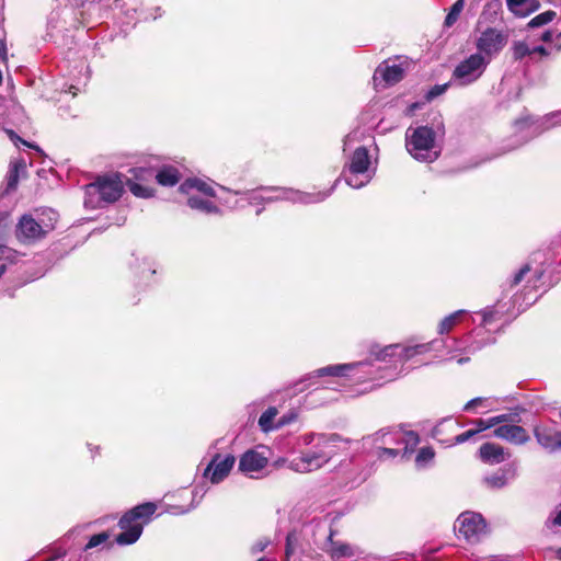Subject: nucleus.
I'll return each mask as SVG.
<instances>
[{"label":"nucleus","instance_id":"f257e3e1","mask_svg":"<svg viewBox=\"0 0 561 561\" xmlns=\"http://www.w3.org/2000/svg\"><path fill=\"white\" fill-rule=\"evenodd\" d=\"M129 172L133 173L134 180L122 172H115L99 176L95 182L88 184L85 186V206L95 208L102 207L103 203L116 202L124 192V185H127L136 197H140V169L133 168L129 169Z\"/></svg>","mask_w":561,"mask_h":561},{"label":"nucleus","instance_id":"f03ea898","mask_svg":"<svg viewBox=\"0 0 561 561\" xmlns=\"http://www.w3.org/2000/svg\"><path fill=\"white\" fill-rule=\"evenodd\" d=\"M341 438L336 434L308 433L300 437V442L309 447L288 462V468L295 472L307 473L327 465L336 454V443Z\"/></svg>","mask_w":561,"mask_h":561},{"label":"nucleus","instance_id":"7ed1b4c3","mask_svg":"<svg viewBox=\"0 0 561 561\" xmlns=\"http://www.w3.org/2000/svg\"><path fill=\"white\" fill-rule=\"evenodd\" d=\"M440 343L448 348V353L451 350H460L459 341L456 339L451 340L453 345H449L447 341H432L423 344L415 345H402V344H390L385 347L373 346L370 348V356L376 362L390 363L394 367H389L388 373L379 376V379L392 380L399 375L397 364H403L412 359L416 355H422L436 348V345Z\"/></svg>","mask_w":561,"mask_h":561},{"label":"nucleus","instance_id":"20e7f679","mask_svg":"<svg viewBox=\"0 0 561 561\" xmlns=\"http://www.w3.org/2000/svg\"><path fill=\"white\" fill-rule=\"evenodd\" d=\"M179 191L186 196L185 203L191 209L206 215L219 213L218 206L213 201L216 194L210 183L190 178L180 185Z\"/></svg>","mask_w":561,"mask_h":561},{"label":"nucleus","instance_id":"39448f33","mask_svg":"<svg viewBox=\"0 0 561 561\" xmlns=\"http://www.w3.org/2000/svg\"><path fill=\"white\" fill-rule=\"evenodd\" d=\"M435 131L431 127H409L405 133V148L415 160L433 162L439 156L435 149Z\"/></svg>","mask_w":561,"mask_h":561},{"label":"nucleus","instance_id":"423d86ee","mask_svg":"<svg viewBox=\"0 0 561 561\" xmlns=\"http://www.w3.org/2000/svg\"><path fill=\"white\" fill-rule=\"evenodd\" d=\"M339 180L331 186L329 191H319L314 193H306L285 187H264L260 192H254L251 196L252 202H275L279 199L290 201L300 204H314L324 201L334 191Z\"/></svg>","mask_w":561,"mask_h":561},{"label":"nucleus","instance_id":"0eeeda50","mask_svg":"<svg viewBox=\"0 0 561 561\" xmlns=\"http://www.w3.org/2000/svg\"><path fill=\"white\" fill-rule=\"evenodd\" d=\"M419 435L415 432H403L399 428H382L373 435L364 437V444L371 445L373 447L377 445L386 447L403 445L402 456L411 454L419 444Z\"/></svg>","mask_w":561,"mask_h":561},{"label":"nucleus","instance_id":"6e6552de","mask_svg":"<svg viewBox=\"0 0 561 561\" xmlns=\"http://www.w3.org/2000/svg\"><path fill=\"white\" fill-rule=\"evenodd\" d=\"M370 157L368 150L364 147H357L347 163V174L345 182L353 188L365 186L373 178L374 172L370 170Z\"/></svg>","mask_w":561,"mask_h":561},{"label":"nucleus","instance_id":"1a4fd4ad","mask_svg":"<svg viewBox=\"0 0 561 561\" xmlns=\"http://www.w3.org/2000/svg\"><path fill=\"white\" fill-rule=\"evenodd\" d=\"M371 364L368 362H357L350 364L329 365L317 369L313 374L317 377L325 376H348L357 381H365L368 379H377L371 370Z\"/></svg>","mask_w":561,"mask_h":561},{"label":"nucleus","instance_id":"9d476101","mask_svg":"<svg viewBox=\"0 0 561 561\" xmlns=\"http://www.w3.org/2000/svg\"><path fill=\"white\" fill-rule=\"evenodd\" d=\"M489 59L481 54H471L454 70L453 79L460 85H468L477 81L485 71Z\"/></svg>","mask_w":561,"mask_h":561},{"label":"nucleus","instance_id":"9b49d317","mask_svg":"<svg viewBox=\"0 0 561 561\" xmlns=\"http://www.w3.org/2000/svg\"><path fill=\"white\" fill-rule=\"evenodd\" d=\"M507 41L508 36L503 31L488 27L481 32L476 39V54H481L483 57H486L490 64L492 58L503 50Z\"/></svg>","mask_w":561,"mask_h":561},{"label":"nucleus","instance_id":"f8f14e48","mask_svg":"<svg viewBox=\"0 0 561 561\" xmlns=\"http://www.w3.org/2000/svg\"><path fill=\"white\" fill-rule=\"evenodd\" d=\"M455 528L459 536L472 543L480 541V539L486 534V524L483 517L473 512H465L460 514L456 520Z\"/></svg>","mask_w":561,"mask_h":561},{"label":"nucleus","instance_id":"ddd939ff","mask_svg":"<svg viewBox=\"0 0 561 561\" xmlns=\"http://www.w3.org/2000/svg\"><path fill=\"white\" fill-rule=\"evenodd\" d=\"M140 504L127 511L118 520L122 533L115 537L119 546L135 543L140 538Z\"/></svg>","mask_w":561,"mask_h":561},{"label":"nucleus","instance_id":"4468645a","mask_svg":"<svg viewBox=\"0 0 561 561\" xmlns=\"http://www.w3.org/2000/svg\"><path fill=\"white\" fill-rule=\"evenodd\" d=\"M47 231L43 226L30 214H24L19 219L14 234L21 244L31 245L42 240Z\"/></svg>","mask_w":561,"mask_h":561},{"label":"nucleus","instance_id":"2eb2a0df","mask_svg":"<svg viewBox=\"0 0 561 561\" xmlns=\"http://www.w3.org/2000/svg\"><path fill=\"white\" fill-rule=\"evenodd\" d=\"M234 462L236 459L232 455L221 456L216 454L206 467L204 477L214 484L219 483L228 477Z\"/></svg>","mask_w":561,"mask_h":561},{"label":"nucleus","instance_id":"dca6fc26","mask_svg":"<svg viewBox=\"0 0 561 561\" xmlns=\"http://www.w3.org/2000/svg\"><path fill=\"white\" fill-rule=\"evenodd\" d=\"M405 75V68L402 62L396 60H388L380 64L374 75V80L377 82L381 79L385 85H393L401 81Z\"/></svg>","mask_w":561,"mask_h":561},{"label":"nucleus","instance_id":"f3484780","mask_svg":"<svg viewBox=\"0 0 561 561\" xmlns=\"http://www.w3.org/2000/svg\"><path fill=\"white\" fill-rule=\"evenodd\" d=\"M534 435L537 443L546 450L553 453L561 449V432L547 425H536Z\"/></svg>","mask_w":561,"mask_h":561},{"label":"nucleus","instance_id":"a211bd4d","mask_svg":"<svg viewBox=\"0 0 561 561\" xmlns=\"http://www.w3.org/2000/svg\"><path fill=\"white\" fill-rule=\"evenodd\" d=\"M493 435L514 445H525L529 440L527 431L516 424H502L494 430Z\"/></svg>","mask_w":561,"mask_h":561},{"label":"nucleus","instance_id":"6ab92c4d","mask_svg":"<svg viewBox=\"0 0 561 561\" xmlns=\"http://www.w3.org/2000/svg\"><path fill=\"white\" fill-rule=\"evenodd\" d=\"M266 465V457L255 450H248L240 458L239 470L245 474L252 476L261 471Z\"/></svg>","mask_w":561,"mask_h":561},{"label":"nucleus","instance_id":"aec40b11","mask_svg":"<svg viewBox=\"0 0 561 561\" xmlns=\"http://www.w3.org/2000/svg\"><path fill=\"white\" fill-rule=\"evenodd\" d=\"M447 427H457V424L451 421H444L439 423L437 426H435L433 430V437L437 439L439 443L444 444L445 446L463 444L477 435L473 428H471L466 431L465 433L456 435L454 438L443 439L440 438V436L445 432V430H447Z\"/></svg>","mask_w":561,"mask_h":561},{"label":"nucleus","instance_id":"412c9836","mask_svg":"<svg viewBox=\"0 0 561 561\" xmlns=\"http://www.w3.org/2000/svg\"><path fill=\"white\" fill-rule=\"evenodd\" d=\"M479 455L483 462L490 465L501 463L511 456L510 453H507L504 447L495 443H485L481 445L479 449Z\"/></svg>","mask_w":561,"mask_h":561},{"label":"nucleus","instance_id":"4be33fe9","mask_svg":"<svg viewBox=\"0 0 561 561\" xmlns=\"http://www.w3.org/2000/svg\"><path fill=\"white\" fill-rule=\"evenodd\" d=\"M160 508V512L158 513V515H161L163 513H169V514H172V515H181V514H184L186 512H188L190 510H184V508H181L179 506H167V505H158L157 503L154 502H146V503H142V526L145 524H148L151 518H152V515Z\"/></svg>","mask_w":561,"mask_h":561},{"label":"nucleus","instance_id":"5701e85b","mask_svg":"<svg viewBox=\"0 0 561 561\" xmlns=\"http://www.w3.org/2000/svg\"><path fill=\"white\" fill-rule=\"evenodd\" d=\"M305 553L302 535L300 531L291 530L286 537L285 561H290L294 557Z\"/></svg>","mask_w":561,"mask_h":561},{"label":"nucleus","instance_id":"b1692460","mask_svg":"<svg viewBox=\"0 0 561 561\" xmlns=\"http://www.w3.org/2000/svg\"><path fill=\"white\" fill-rule=\"evenodd\" d=\"M333 531L330 533L329 542L330 548L328 552L334 561H339L343 558H351L357 553V548L341 541H333Z\"/></svg>","mask_w":561,"mask_h":561},{"label":"nucleus","instance_id":"393cba45","mask_svg":"<svg viewBox=\"0 0 561 561\" xmlns=\"http://www.w3.org/2000/svg\"><path fill=\"white\" fill-rule=\"evenodd\" d=\"M180 171L172 165H162L156 174L157 182L162 186H174L181 180Z\"/></svg>","mask_w":561,"mask_h":561},{"label":"nucleus","instance_id":"a878e982","mask_svg":"<svg viewBox=\"0 0 561 561\" xmlns=\"http://www.w3.org/2000/svg\"><path fill=\"white\" fill-rule=\"evenodd\" d=\"M138 257L136 251H133L123 262V275L133 280L137 279L138 276Z\"/></svg>","mask_w":561,"mask_h":561},{"label":"nucleus","instance_id":"bb28decb","mask_svg":"<svg viewBox=\"0 0 561 561\" xmlns=\"http://www.w3.org/2000/svg\"><path fill=\"white\" fill-rule=\"evenodd\" d=\"M466 313L465 310H457L449 316L445 317L438 325V333H448L459 321L460 318Z\"/></svg>","mask_w":561,"mask_h":561},{"label":"nucleus","instance_id":"cd10ccee","mask_svg":"<svg viewBox=\"0 0 561 561\" xmlns=\"http://www.w3.org/2000/svg\"><path fill=\"white\" fill-rule=\"evenodd\" d=\"M278 411L274 407L268 408L265 412L262 413V415L259 419V426L263 432H270L272 430L278 428L277 425L273 424V421Z\"/></svg>","mask_w":561,"mask_h":561},{"label":"nucleus","instance_id":"c85d7f7f","mask_svg":"<svg viewBox=\"0 0 561 561\" xmlns=\"http://www.w3.org/2000/svg\"><path fill=\"white\" fill-rule=\"evenodd\" d=\"M463 7H465V0H457L451 5L448 14L446 15L445 22H444L445 26L450 27L456 23L461 11L463 10Z\"/></svg>","mask_w":561,"mask_h":561},{"label":"nucleus","instance_id":"c756f323","mask_svg":"<svg viewBox=\"0 0 561 561\" xmlns=\"http://www.w3.org/2000/svg\"><path fill=\"white\" fill-rule=\"evenodd\" d=\"M556 15H557L556 12L552 10L545 11V12L536 15L535 18H533L528 22V27L535 28V27L543 26V25L550 23L556 18Z\"/></svg>","mask_w":561,"mask_h":561},{"label":"nucleus","instance_id":"7c9ffc66","mask_svg":"<svg viewBox=\"0 0 561 561\" xmlns=\"http://www.w3.org/2000/svg\"><path fill=\"white\" fill-rule=\"evenodd\" d=\"M559 125H561V111L552 112L540 118L541 130H547Z\"/></svg>","mask_w":561,"mask_h":561},{"label":"nucleus","instance_id":"2f4dec72","mask_svg":"<svg viewBox=\"0 0 561 561\" xmlns=\"http://www.w3.org/2000/svg\"><path fill=\"white\" fill-rule=\"evenodd\" d=\"M20 168H24V163L23 162H16L14 163L10 170H9V175H8V181H7V190L8 191H13L18 186V183H19V170Z\"/></svg>","mask_w":561,"mask_h":561},{"label":"nucleus","instance_id":"473e14b6","mask_svg":"<svg viewBox=\"0 0 561 561\" xmlns=\"http://www.w3.org/2000/svg\"><path fill=\"white\" fill-rule=\"evenodd\" d=\"M376 449V456L380 460L389 459V458H396L401 454V450L399 448H394L393 446H375Z\"/></svg>","mask_w":561,"mask_h":561},{"label":"nucleus","instance_id":"72a5a7b5","mask_svg":"<svg viewBox=\"0 0 561 561\" xmlns=\"http://www.w3.org/2000/svg\"><path fill=\"white\" fill-rule=\"evenodd\" d=\"M484 482L494 489H501L506 485L507 479L504 473H494L484 478Z\"/></svg>","mask_w":561,"mask_h":561},{"label":"nucleus","instance_id":"f704fd0d","mask_svg":"<svg viewBox=\"0 0 561 561\" xmlns=\"http://www.w3.org/2000/svg\"><path fill=\"white\" fill-rule=\"evenodd\" d=\"M108 538H110V535L107 531H102V533L95 534L90 537V539L87 542V545L84 546L83 550L88 551L90 549H93V548L106 542V540Z\"/></svg>","mask_w":561,"mask_h":561},{"label":"nucleus","instance_id":"c9c22d12","mask_svg":"<svg viewBox=\"0 0 561 561\" xmlns=\"http://www.w3.org/2000/svg\"><path fill=\"white\" fill-rule=\"evenodd\" d=\"M513 55L515 59H523L524 57L531 55V49L525 42H515L513 45Z\"/></svg>","mask_w":561,"mask_h":561},{"label":"nucleus","instance_id":"e433bc0d","mask_svg":"<svg viewBox=\"0 0 561 561\" xmlns=\"http://www.w3.org/2000/svg\"><path fill=\"white\" fill-rule=\"evenodd\" d=\"M435 454L431 447H423L419 450L415 462L417 466H424L434 458Z\"/></svg>","mask_w":561,"mask_h":561},{"label":"nucleus","instance_id":"4c0bfd02","mask_svg":"<svg viewBox=\"0 0 561 561\" xmlns=\"http://www.w3.org/2000/svg\"><path fill=\"white\" fill-rule=\"evenodd\" d=\"M364 137V131L359 129H355L345 136L343 141V150L346 151L347 148H351L354 144L359 142Z\"/></svg>","mask_w":561,"mask_h":561},{"label":"nucleus","instance_id":"58836bf2","mask_svg":"<svg viewBox=\"0 0 561 561\" xmlns=\"http://www.w3.org/2000/svg\"><path fill=\"white\" fill-rule=\"evenodd\" d=\"M364 137V131L359 129H355L345 136L343 141V150L346 151L347 148H351L354 144L359 142Z\"/></svg>","mask_w":561,"mask_h":561},{"label":"nucleus","instance_id":"ea45409f","mask_svg":"<svg viewBox=\"0 0 561 561\" xmlns=\"http://www.w3.org/2000/svg\"><path fill=\"white\" fill-rule=\"evenodd\" d=\"M540 8V1L539 0H527L525 3L522 13L518 18H526L530 15L531 13L536 12Z\"/></svg>","mask_w":561,"mask_h":561},{"label":"nucleus","instance_id":"a19ab883","mask_svg":"<svg viewBox=\"0 0 561 561\" xmlns=\"http://www.w3.org/2000/svg\"><path fill=\"white\" fill-rule=\"evenodd\" d=\"M527 0H506V4L508 10L515 15L518 16L522 13V10Z\"/></svg>","mask_w":561,"mask_h":561},{"label":"nucleus","instance_id":"79ce46f5","mask_svg":"<svg viewBox=\"0 0 561 561\" xmlns=\"http://www.w3.org/2000/svg\"><path fill=\"white\" fill-rule=\"evenodd\" d=\"M530 272V266L528 264L524 265L513 277L511 286L518 285L525 277L526 274Z\"/></svg>","mask_w":561,"mask_h":561},{"label":"nucleus","instance_id":"37998d69","mask_svg":"<svg viewBox=\"0 0 561 561\" xmlns=\"http://www.w3.org/2000/svg\"><path fill=\"white\" fill-rule=\"evenodd\" d=\"M447 89V84H443V85H435L434 88H432L427 94H426V99L428 101L433 100L434 98L443 94Z\"/></svg>","mask_w":561,"mask_h":561},{"label":"nucleus","instance_id":"c03bdc74","mask_svg":"<svg viewBox=\"0 0 561 561\" xmlns=\"http://www.w3.org/2000/svg\"><path fill=\"white\" fill-rule=\"evenodd\" d=\"M270 539L267 538H261L259 539L253 546H252V552L253 553H259V552H262L264 551L267 546L270 545Z\"/></svg>","mask_w":561,"mask_h":561},{"label":"nucleus","instance_id":"a18cd8bd","mask_svg":"<svg viewBox=\"0 0 561 561\" xmlns=\"http://www.w3.org/2000/svg\"><path fill=\"white\" fill-rule=\"evenodd\" d=\"M8 134H9L11 139L16 138L22 144H24L25 146H27V147H30L32 149H35L39 154H44L43 150L36 144H31V142H27V141L23 140L22 138L16 136V134L13 130H8Z\"/></svg>","mask_w":561,"mask_h":561},{"label":"nucleus","instance_id":"49530a36","mask_svg":"<svg viewBox=\"0 0 561 561\" xmlns=\"http://www.w3.org/2000/svg\"><path fill=\"white\" fill-rule=\"evenodd\" d=\"M496 314V311H494L493 309H485L482 311V322L484 324H488L490 323Z\"/></svg>","mask_w":561,"mask_h":561},{"label":"nucleus","instance_id":"de8ad7c7","mask_svg":"<svg viewBox=\"0 0 561 561\" xmlns=\"http://www.w3.org/2000/svg\"><path fill=\"white\" fill-rule=\"evenodd\" d=\"M473 423L477 425L476 428H473V431L476 432V434L478 435L479 433L488 430V423H486V420H483V419H478L476 421H473Z\"/></svg>","mask_w":561,"mask_h":561},{"label":"nucleus","instance_id":"09e8293b","mask_svg":"<svg viewBox=\"0 0 561 561\" xmlns=\"http://www.w3.org/2000/svg\"><path fill=\"white\" fill-rule=\"evenodd\" d=\"M483 401L484 400L482 398H474V399L470 400L469 402H467V404L465 405V410L471 411L476 407L481 405L483 403Z\"/></svg>","mask_w":561,"mask_h":561},{"label":"nucleus","instance_id":"8fccbe9b","mask_svg":"<svg viewBox=\"0 0 561 561\" xmlns=\"http://www.w3.org/2000/svg\"><path fill=\"white\" fill-rule=\"evenodd\" d=\"M530 49H531V55L533 54H539L541 56H548L549 55V51L543 46H535V47H530Z\"/></svg>","mask_w":561,"mask_h":561},{"label":"nucleus","instance_id":"3c124183","mask_svg":"<svg viewBox=\"0 0 561 561\" xmlns=\"http://www.w3.org/2000/svg\"><path fill=\"white\" fill-rule=\"evenodd\" d=\"M7 54H8L7 43H5V39L2 38V39H0V58L5 60L7 59Z\"/></svg>","mask_w":561,"mask_h":561},{"label":"nucleus","instance_id":"603ef678","mask_svg":"<svg viewBox=\"0 0 561 561\" xmlns=\"http://www.w3.org/2000/svg\"><path fill=\"white\" fill-rule=\"evenodd\" d=\"M495 417H496L495 422H497L499 426L502 424H508L507 422L511 421V415H508V414H501V415H496Z\"/></svg>","mask_w":561,"mask_h":561},{"label":"nucleus","instance_id":"864d4df0","mask_svg":"<svg viewBox=\"0 0 561 561\" xmlns=\"http://www.w3.org/2000/svg\"><path fill=\"white\" fill-rule=\"evenodd\" d=\"M141 194H142V198L152 197L153 196V190L142 186Z\"/></svg>","mask_w":561,"mask_h":561},{"label":"nucleus","instance_id":"5fc2aeb1","mask_svg":"<svg viewBox=\"0 0 561 561\" xmlns=\"http://www.w3.org/2000/svg\"><path fill=\"white\" fill-rule=\"evenodd\" d=\"M540 39L543 41V42H550L552 39V32L549 31V30L545 31L541 34Z\"/></svg>","mask_w":561,"mask_h":561},{"label":"nucleus","instance_id":"6e6d98bb","mask_svg":"<svg viewBox=\"0 0 561 561\" xmlns=\"http://www.w3.org/2000/svg\"><path fill=\"white\" fill-rule=\"evenodd\" d=\"M293 419H294V415H293V414H290L289 416H283V417L279 420V422H278L277 426H278V427H280V426H283V425H285V424H288Z\"/></svg>","mask_w":561,"mask_h":561},{"label":"nucleus","instance_id":"4d7b16f0","mask_svg":"<svg viewBox=\"0 0 561 561\" xmlns=\"http://www.w3.org/2000/svg\"><path fill=\"white\" fill-rule=\"evenodd\" d=\"M293 419H294V415H293V414H290L289 416H283V417L279 420V422H278L277 426H278V427H280V426H283V425H285V424H288Z\"/></svg>","mask_w":561,"mask_h":561},{"label":"nucleus","instance_id":"13d9d810","mask_svg":"<svg viewBox=\"0 0 561 561\" xmlns=\"http://www.w3.org/2000/svg\"><path fill=\"white\" fill-rule=\"evenodd\" d=\"M496 417L495 416H492L490 419L486 420V423H488V427L491 428L493 426H496L499 425L497 422H495Z\"/></svg>","mask_w":561,"mask_h":561},{"label":"nucleus","instance_id":"bf43d9fd","mask_svg":"<svg viewBox=\"0 0 561 561\" xmlns=\"http://www.w3.org/2000/svg\"><path fill=\"white\" fill-rule=\"evenodd\" d=\"M552 524L561 526V511L554 516V518L552 519Z\"/></svg>","mask_w":561,"mask_h":561},{"label":"nucleus","instance_id":"052dcab7","mask_svg":"<svg viewBox=\"0 0 561 561\" xmlns=\"http://www.w3.org/2000/svg\"><path fill=\"white\" fill-rule=\"evenodd\" d=\"M542 274H543L542 271H536L535 272V274H534V277H535L534 284L541 278Z\"/></svg>","mask_w":561,"mask_h":561},{"label":"nucleus","instance_id":"680f3d73","mask_svg":"<svg viewBox=\"0 0 561 561\" xmlns=\"http://www.w3.org/2000/svg\"><path fill=\"white\" fill-rule=\"evenodd\" d=\"M88 447H89L90 451L92 453V455L98 454L100 450L99 446L93 447L91 444H88Z\"/></svg>","mask_w":561,"mask_h":561},{"label":"nucleus","instance_id":"e2e57ef3","mask_svg":"<svg viewBox=\"0 0 561 561\" xmlns=\"http://www.w3.org/2000/svg\"><path fill=\"white\" fill-rule=\"evenodd\" d=\"M468 362H469V357H459L457 359V363L460 364V365L466 364Z\"/></svg>","mask_w":561,"mask_h":561},{"label":"nucleus","instance_id":"0e129e2a","mask_svg":"<svg viewBox=\"0 0 561 561\" xmlns=\"http://www.w3.org/2000/svg\"><path fill=\"white\" fill-rule=\"evenodd\" d=\"M79 91L78 88H76L75 85H70L69 88V92L72 93V95H77V92Z\"/></svg>","mask_w":561,"mask_h":561},{"label":"nucleus","instance_id":"69168bd1","mask_svg":"<svg viewBox=\"0 0 561 561\" xmlns=\"http://www.w3.org/2000/svg\"><path fill=\"white\" fill-rule=\"evenodd\" d=\"M417 107V104H412L411 105V111L415 110Z\"/></svg>","mask_w":561,"mask_h":561},{"label":"nucleus","instance_id":"338daca9","mask_svg":"<svg viewBox=\"0 0 561 561\" xmlns=\"http://www.w3.org/2000/svg\"><path fill=\"white\" fill-rule=\"evenodd\" d=\"M558 557L561 559V548L558 550Z\"/></svg>","mask_w":561,"mask_h":561},{"label":"nucleus","instance_id":"774afa93","mask_svg":"<svg viewBox=\"0 0 561 561\" xmlns=\"http://www.w3.org/2000/svg\"><path fill=\"white\" fill-rule=\"evenodd\" d=\"M257 561H264V559H263V558H261V559H259Z\"/></svg>","mask_w":561,"mask_h":561}]
</instances>
